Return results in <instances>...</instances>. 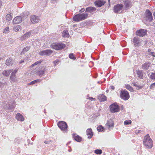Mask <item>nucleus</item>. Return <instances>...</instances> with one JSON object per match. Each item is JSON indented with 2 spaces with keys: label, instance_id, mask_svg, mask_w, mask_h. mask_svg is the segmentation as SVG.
Listing matches in <instances>:
<instances>
[{
  "label": "nucleus",
  "instance_id": "obj_47",
  "mask_svg": "<svg viewBox=\"0 0 155 155\" xmlns=\"http://www.w3.org/2000/svg\"><path fill=\"white\" fill-rule=\"evenodd\" d=\"M51 141L49 140H46L44 141V143L45 144H48L50 143Z\"/></svg>",
  "mask_w": 155,
  "mask_h": 155
},
{
  "label": "nucleus",
  "instance_id": "obj_28",
  "mask_svg": "<svg viewBox=\"0 0 155 155\" xmlns=\"http://www.w3.org/2000/svg\"><path fill=\"white\" fill-rule=\"evenodd\" d=\"M12 70H4L2 72V74L3 75L8 77L9 76L10 73H11Z\"/></svg>",
  "mask_w": 155,
  "mask_h": 155
},
{
  "label": "nucleus",
  "instance_id": "obj_5",
  "mask_svg": "<svg viewBox=\"0 0 155 155\" xmlns=\"http://www.w3.org/2000/svg\"><path fill=\"white\" fill-rule=\"evenodd\" d=\"M120 97L124 100H128L130 97L128 92L125 90H121L120 91Z\"/></svg>",
  "mask_w": 155,
  "mask_h": 155
},
{
  "label": "nucleus",
  "instance_id": "obj_30",
  "mask_svg": "<svg viewBox=\"0 0 155 155\" xmlns=\"http://www.w3.org/2000/svg\"><path fill=\"white\" fill-rule=\"evenodd\" d=\"M132 84H133V85L136 87L137 88H136V89L137 90H139L141 88H142L143 86H141L138 84V83L137 82H133L132 83Z\"/></svg>",
  "mask_w": 155,
  "mask_h": 155
},
{
  "label": "nucleus",
  "instance_id": "obj_1",
  "mask_svg": "<svg viewBox=\"0 0 155 155\" xmlns=\"http://www.w3.org/2000/svg\"><path fill=\"white\" fill-rule=\"evenodd\" d=\"M143 143L144 145L147 147L148 148H150L152 147L153 141L148 134L145 136L143 140Z\"/></svg>",
  "mask_w": 155,
  "mask_h": 155
},
{
  "label": "nucleus",
  "instance_id": "obj_51",
  "mask_svg": "<svg viewBox=\"0 0 155 155\" xmlns=\"http://www.w3.org/2000/svg\"><path fill=\"white\" fill-rule=\"evenodd\" d=\"M85 11V10H84V8H82L80 11V12H81V13H82L83 12H84Z\"/></svg>",
  "mask_w": 155,
  "mask_h": 155
},
{
  "label": "nucleus",
  "instance_id": "obj_34",
  "mask_svg": "<svg viewBox=\"0 0 155 155\" xmlns=\"http://www.w3.org/2000/svg\"><path fill=\"white\" fill-rule=\"evenodd\" d=\"M6 19L8 21H11L12 19V16L11 14H8L6 16Z\"/></svg>",
  "mask_w": 155,
  "mask_h": 155
},
{
  "label": "nucleus",
  "instance_id": "obj_15",
  "mask_svg": "<svg viewBox=\"0 0 155 155\" xmlns=\"http://www.w3.org/2000/svg\"><path fill=\"white\" fill-rule=\"evenodd\" d=\"M105 3V2L103 0H97L95 1L94 3L96 6L100 7L103 5Z\"/></svg>",
  "mask_w": 155,
  "mask_h": 155
},
{
  "label": "nucleus",
  "instance_id": "obj_10",
  "mask_svg": "<svg viewBox=\"0 0 155 155\" xmlns=\"http://www.w3.org/2000/svg\"><path fill=\"white\" fill-rule=\"evenodd\" d=\"M18 70V68H16L12 72L11 74L10 79L13 82H15L16 81L15 74L17 72Z\"/></svg>",
  "mask_w": 155,
  "mask_h": 155
},
{
  "label": "nucleus",
  "instance_id": "obj_21",
  "mask_svg": "<svg viewBox=\"0 0 155 155\" xmlns=\"http://www.w3.org/2000/svg\"><path fill=\"white\" fill-rule=\"evenodd\" d=\"M30 35V33L29 32H28L26 33L20 37V40L21 41H23L26 39L29 38Z\"/></svg>",
  "mask_w": 155,
  "mask_h": 155
},
{
  "label": "nucleus",
  "instance_id": "obj_20",
  "mask_svg": "<svg viewBox=\"0 0 155 155\" xmlns=\"http://www.w3.org/2000/svg\"><path fill=\"white\" fill-rule=\"evenodd\" d=\"M13 63L14 61L11 58H8L6 60L5 64L7 66H11L13 64Z\"/></svg>",
  "mask_w": 155,
  "mask_h": 155
},
{
  "label": "nucleus",
  "instance_id": "obj_50",
  "mask_svg": "<svg viewBox=\"0 0 155 155\" xmlns=\"http://www.w3.org/2000/svg\"><path fill=\"white\" fill-rule=\"evenodd\" d=\"M88 99H89L90 100H94L95 101V98H94L92 97H89L88 98H87Z\"/></svg>",
  "mask_w": 155,
  "mask_h": 155
},
{
  "label": "nucleus",
  "instance_id": "obj_29",
  "mask_svg": "<svg viewBox=\"0 0 155 155\" xmlns=\"http://www.w3.org/2000/svg\"><path fill=\"white\" fill-rule=\"evenodd\" d=\"M124 5L125 8H129L131 7V3L130 1L128 0H126L124 2Z\"/></svg>",
  "mask_w": 155,
  "mask_h": 155
},
{
  "label": "nucleus",
  "instance_id": "obj_3",
  "mask_svg": "<svg viewBox=\"0 0 155 155\" xmlns=\"http://www.w3.org/2000/svg\"><path fill=\"white\" fill-rule=\"evenodd\" d=\"M51 46L52 48L57 50L64 48L66 45L62 43H55L52 44Z\"/></svg>",
  "mask_w": 155,
  "mask_h": 155
},
{
  "label": "nucleus",
  "instance_id": "obj_7",
  "mask_svg": "<svg viewBox=\"0 0 155 155\" xmlns=\"http://www.w3.org/2000/svg\"><path fill=\"white\" fill-rule=\"evenodd\" d=\"M110 107V111L112 113L118 112L120 110L119 106L116 103H114L111 105Z\"/></svg>",
  "mask_w": 155,
  "mask_h": 155
},
{
  "label": "nucleus",
  "instance_id": "obj_43",
  "mask_svg": "<svg viewBox=\"0 0 155 155\" xmlns=\"http://www.w3.org/2000/svg\"><path fill=\"white\" fill-rule=\"evenodd\" d=\"M9 29V27H7L3 31V32L4 33H6L8 31Z\"/></svg>",
  "mask_w": 155,
  "mask_h": 155
},
{
  "label": "nucleus",
  "instance_id": "obj_38",
  "mask_svg": "<svg viewBox=\"0 0 155 155\" xmlns=\"http://www.w3.org/2000/svg\"><path fill=\"white\" fill-rule=\"evenodd\" d=\"M102 152V151L101 150L97 149L94 150V153L97 154H100Z\"/></svg>",
  "mask_w": 155,
  "mask_h": 155
},
{
  "label": "nucleus",
  "instance_id": "obj_41",
  "mask_svg": "<svg viewBox=\"0 0 155 155\" xmlns=\"http://www.w3.org/2000/svg\"><path fill=\"white\" fill-rule=\"evenodd\" d=\"M131 123V120H125L124 122V124L125 125L129 124H130Z\"/></svg>",
  "mask_w": 155,
  "mask_h": 155
},
{
  "label": "nucleus",
  "instance_id": "obj_18",
  "mask_svg": "<svg viewBox=\"0 0 155 155\" xmlns=\"http://www.w3.org/2000/svg\"><path fill=\"white\" fill-rule=\"evenodd\" d=\"M29 14V12L27 11L24 12L22 13H21L20 16L23 20L25 19Z\"/></svg>",
  "mask_w": 155,
  "mask_h": 155
},
{
  "label": "nucleus",
  "instance_id": "obj_2",
  "mask_svg": "<svg viewBox=\"0 0 155 155\" xmlns=\"http://www.w3.org/2000/svg\"><path fill=\"white\" fill-rule=\"evenodd\" d=\"M87 16L88 14L87 13H79L74 16L73 20L74 21L78 22L86 19Z\"/></svg>",
  "mask_w": 155,
  "mask_h": 155
},
{
  "label": "nucleus",
  "instance_id": "obj_24",
  "mask_svg": "<svg viewBox=\"0 0 155 155\" xmlns=\"http://www.w3.org/2000/svg\"><path fill=\"white\" fill-rule=\"evenodd\" d=\"M98 98L101 102L104 101H106L107 97L103 94H100L98 96Z\"/></svg>",
  "mask_w": 155,
  "mask_h": 155
},
{
  "label": "nucleus",
  "instance_id": "obj_4",
  "mask_svg": "<svg viewBox=\"0 0 155 155\" xmlns=\"http://www.w3.org/2000/svg\"><path fill=\"white\" fill-rule=\"evenodd\" d=\"M58 125L61 130L64 132H67L68 126L67 124L65 122L60 121L58 123Z\"/></svg>",
  "mask_w": 155,
  "mask_h": 155
},
{
  "label": "nucleus",
  "instance_id": "obj_46",
  "mask_svg": "<svg viewBox=\"0 0 155 155\" xmlns=\"http://www.w3.org/2000/svg\"><path fill=\"white\" fill-rule=\"evenodd\" d=\"M149 54L151 55L153 57H155V53L154 52H152L149 53Z\"/></svg>",
  "mask_w": 155,
  "mask_h": 155
},
{
  "label": "nucleus",
  "instance_id": "obj_23",
  "mask_svg": "<svg viewBox=\"0 0 155 155\" xmlns=\"http://www.w3.org/2000/svg\"><path fill=\"white\" fill-rule=\"evenodd\" d=\"M150 64L149 62H146L142 64V68L144 70H147L150 66Z\"/></svg>",
  "mask_w": 155,
  "mask_h": 155
},
{
  "label": "nucleus",
  "instance_id": "obj_37",
  "mask_svg": "<svg viewBox=\"0 0 155 155\" xmlns=\"http://www.w3.org/2000/svg\"><path fill=\"white\" fill-rule=\"evenodd\" d=\"M97 130L99 132L103 131L104 130V128L102 127L101 125L98 126L97 128Z\"/></svg>",
  "mask_w": 155,
  "mask_h": 155
},
{
  "label": "nucleus",
  "instance_id": "obj_42",
  "mask_svg": "<svg viewBox=\"0 0 155 155\" xmlns=\"http://www.w3.org/2000/svg\"><path fill=\"white\" fill-rule=\"evenodd\" d=\"M150 78L152 80H155V73H152L150 76Z\"/></svg>",
  "mask_w": 155,
  "mask_h": 155
},
{
  "label": "nucleus",
  "instance_id": "obj_9",
  "mask_svg": "<svg viewBox=\"0 0 155 155\" xmlns=\"http://www.w3.org/2000/svg\"><path fill=\"white\" fill-rule=\"evenodd\" d=\"M147 31L146 30L144 29H141L137 30L136 32V35L140 37H142L146 35Z\"/></svg>",
  "mask_w": 155,
  "mask_h": 155
},
{
  "label": "nucleus",
  "instance_id": "obj_36",
  "mask_svg": "<svg viewBox=\"0 0 155 155\" xmlns=\"http://www.w3.org/2000/svg\"><path fill=\"white\" fill-rule=\"evenodd\" d=\"M40 81H41V80H39V79L35 80H34V81H31V82H30L28 84L29 85L34 84H35V83H36L38 82H39Z\"/></svg>",
  "mask_w": 155,
  "mask_h": 155
},
{
  "label": "nucleus",
  "instance_id": "obj_11",
  "mask_svg": "<svg viewBox=\"0 0 155 155\" xmlns=\"http://www.w3.org/2000/svg\"><path fill=\"white\" fill-rule=\"evenodd\" d=\"M123 5L121 4H118L114 6V11L115 13H119L123 9Z\"/></svg>",
  "mask_w": 155,
  "mask_h": 155
},
{
  "label": "nucleus",
  "instance_id": "obj_6",
  "mask_svg": "<svg viewBox=\"0 0 155 155\" xmlns=\"http://www.w3.org/2000/svg\"><path fill=\"white\" fill-rule=\"evenodd\" d=\"M145 18L147 21L150 22L153 20V17L151 12L148 9L146 10L145 12Z\"/></svg>",
  "mask_w": 155,
  "mask_h": 155
},
{
  "label": "nucleus",
  "instance_id": "obj_32",
  "mask_svg": "<svg viewBox=\"0 0 155 155\" xmlns=\"http://www.w3.org/2000/svg\"><path fill=\"white\" fill-rule=\"evenodd\" d=\"M30 46H27L25 47L22 50L21 53V54H24L27 51H28L30 49Z\"/></svg>",
  "mask_w": 155,
  "mask_h": 155
},
{
  "label": "nucleus",
  "instance_id": "obj_16",
  "mask_svg": "<svg viewBox=\"0 0 155 155\" xmlns=\"http://www.w3.org/2000/svg\"><path fill=\"white\" fill-rule=\"evenodd\" d=\"M86 133L88 136V138L89 139H91L93 136V134L92 130L91 128H88L86 130Z\"/></svg>",
  "mask_w": 155,
  "mask_h": 155
},
{
  "label": "nucleus",
  "instance_id": "obj_39",
  "mask_svg": "<svg viewBox=\"0 0 155 155\" xmlns=\"http://www.w3.org/2000/svg\"><path fill=\"white\" fill-rule=\"evenodd\" d=\"M69 58L75 60L76 58L73 53H71L69 54Z\"/></svg>",
  "mask_w": 155,
  "mask_h": 155
},
{
  "label": "nucleus",
  "instance_id": "obj_19",
  "mask_svg": "<svg viewBox=\"0 0 155 155\" xmlns=\"http://www.w3.org/2000/svg\"><path fill=\"white\" fill-rule=\"evenodd\" d=\"M15 118L18 121H23L24 120V118L20 113H18L16 115Z\"/></svg>",
  "mask_w": 155,
  "mask_h": 155
},
{
  "label": "nucleus",
  "instance_id": "obj_55",
  "mask_svg": "<svg viewBox=\"0 0 155 155\" xmlns=\"http://www.w3.org/2000/svg\"><path fill=\"white\" fill-rule=\"evenodd\" d=\"M153 15L154 16V18H155V12L153 13Z\"/></svg>",
  "mask_w": 155,
  "mask_h": 155
},
{
  "label": "nucleus",
  "instance_id": "obj_54",
  "mask_svg": "<svg viewBox=\"0 0 155 155\" xmlns=\"http://www.w3.org/2000/svg\"><path fill=\"white\" fill-rule=\"evenodd\" d=\"M149 53H150V52H151V50L150 49H148V51H147Z\"/></svg>",
  "mask_w": 155,
  "mask_h": 155
},
{
  "label": "nucleus",
  "instance_id": "obj_44",
  "mask_svg": "<svg viewBox=\"0 0 155 155\" xmlns=\"http://www.w3.org/2000/svg\"><path fill=\"white\" fill-rule=\"evenodd\" d=\"M14 107L13 105H12L11 106H10L8 108V110H11V111H12L14 110Z\"/></svg>",
  "mask_w": 155,
  "mask_h": 155
},
{
  "label": "nucleus",
  "instance_id": "obj_33",
  "mask_svg": "<svg viewBox=\"0 0 155 155\" xmlns=\"http://www.w3.org/2000/svg\"><path fill=\"white\" fill-rule=\"evenodd\" d=\"M21 29V26L19 25L15 26L13 28V30L15 32L18 31Z\"/></svg>",
  "mask_w": 155,
  "mask_h": 155
},
{
  "label": "nucleus",
  "instance_id": "obj_27",
  "mask_svg": "<svg viewBox=\"0 0 155 155\" xmlns=\"http://www.w3.org/2000/svg\"><path fill=\"white\" fill-rule=\"evenodd\" d=\"M96 10V8L92 7H89L87 8L86 9V12L91 13L95 11Z\"/></svg>",
  "mask_w": 155,
  "mask_h": 155
},
{
  "label": "nucleus",
  "instance_id": "obj_14",
  "mask_svg": "<svg viewBox=\"0 0 155 155\" xmlns=\"http://www.w3.org/2000/svg\"><path fill=\"white\" fill-rule=\"evenodd\" d=\"M114 126V123L111 120H109L107 121L105 124L106 127L108 130H110L111 128H112Z\"/></svg>",
  "mask_w": 155,
  "mask_h": 155
},
{
  "label": "nucleus",
  "instance_id": "obj_35",
  "mask_svg": "<svg viewBox=\"0 0 155 155\" xmlns=\"http://www.w3.org/2000/svg\"><path fill=\"white\" fill-rule=\"evenodd\" d=\"M126 88L127 89L131 92H133L134 91L133 87L128 84H127L126 86Z\"/></svg>",
  "mask_w": 155,
  "mask_h": 155
},
{
  "label": "nucleus",
  "instance_id": "obj_17",
  "mask_svg": "<svg viewBox=\"0 0 155 155\" xmlns=\"http://www.w3.org/2000/svg\"><path fill=\"white\" fill-rule=\"evenodd\" d=\"M22 20L21 16H17L13 19V21L15 24H18Z\"/></svg>",
  "mask_w": 155,
  "mask_h": 155
},
{
  "label": "nucleus",
  "instance_id": "obj_53",
  "mask_svg": "<svg viewBox=\"0 0 155 155\" xmlns=\"http://www.w3.org/2000/svg\"><path fill=\"white\" fill-rule=\"evenodd\" d=\"M24 60H21L19 62V63L21 64L23 62H24Z\"/></svg>",
  "mask_w": 155,
  "mask_h": 155
},
{
  "label": "nucleus",
  "instance_id": "obj_13",
  "mask_svg": "<svg viewBox=\"0 0 155 155\" xmlns=\"http://www.w3.org/2000/svg\"><path fill=\"white\" fill-rule=\"evenodd\" d=\"M31 21L33 24L38 23L39 20V18L38 16L32 15L30 17Z\"/></svg>",
  "mask_w": 155,
  "mask_h": 155
},
{
  "label": "nucleus",
  "instance_id": "obj_8",
  "mask_svg": "<svg viewBox=\"0 0 155 155\" xmlns=\"http://www.w3.org/2000/svg\"><path fill=\"white\" fill-rule=\"evenodd\" d=\"M133 42L135 47H139L141 45L142 40L137 37H135L134 38Z\"/></svg>",
  "mask_w": 155,
  "mask_h": 155
},
{
  "label": "nucleus",
  "instance_id": "obj_49",
  "mask_svg": "<svg viewBox=\"0 0 155 155\" xmlns=\"http://www.w3.org/2000/svg\"><path fill=\"white\" fill-rule=\"evenodd\" d=\"M58 60H55L54 61V65L55 66L58 63Z\"/></svg>",
  "mask_w": 155,
  "mask_h": 155
},
{
  "label": "nucleus",
  "instance_id": "obj_22",
  "mask_svg": "<svg viewBox=\"0 0 155 155\" xmlns=\"http://www.w3.org/2000/svg\"><path fill=\"white\" fill-rule=\"evenodd\" d=\"M72 136L73 138L77 141L80 142L81 141V137L76 134H73Z\"/></svg>",
  "mask_w": 155,
  "mask_h": 155
},
{
  "label": "nucleus",
  "instance_id": "obj_25",
  "mask_svg": "<svg viewBox=\"0 0 155 155\" xmlns=\"http://www.w3.org/2000/svg\"><path fill=\"white\" fill-rule=\"evenodd\" d=\"M136 73L137 75V77L140 79L143 78V74L142 71L140 70L136 71Z\"/></svg>",
  "mask_w": 155,
  "mask_h": 155
},
{
  "label": "nucleus",
  "instance_id": "obj_31",
  "mask_svg": "<svg viewBox=\"0 0 155 155\" xmlns=\"http://www.w3.org/2000/svg\"><path fill=\"white\" fill-rule=\"evenodd\" d=\"M63 37H69V34L68 33V31L67 30H64L62 34Z\"/></svg>",
  "mask_w": 155,
  "mask_h": 155
},
{
  "label": "nucleus",
  "instance_id": "obj_12",
  "mask_svg": "<svg viewBox=\"0 0 155 155\" xmlns=\"http://www.w3.org/2000/svg\"><path fill=\"white\" fill-rule=\"evenodd\" d=\"M52 52V51L51 49H46L41 51L39 52V54L41 56L48 55H51Z\"/></svg>",
  "mask_w": 155,
  "mask_h": 155
},
{
  "label": "nucleus",
  "instance_id": "obj_45",
  "mask_svg": "<svg viewBox=\"0 0 155 155\" xmlns=\"http://www.w3.org/2000/svg\"><path fill=\"white\" fill-rule=\"evenodd\" d=\"M154 87H155V83H154L152 84L150 86V88L151 89H153Z\"/></svg>",
  "mask_w": 155,
  "mask_h": 155
},
{
  "label": "nucleus",
  "instance_id": "obj_56",
  "mask_svg": "<svg viewBox=\"0 0 155 155\" xmlns=\"http://www.w3.org/2000/svg\"><path fill=\"white\" fill-rule=\"evenodd\" d=\"M68 151H69V152H71V149L70 150H68Z\"/></svg>",
  "mask_w": 155,
  "mask_h": 155
},
{
  "label": "nucleus",
  "instance_id": "obj_26",
  "mask_svg": "<svg viewBox=\"0 0 155 155\" xmlns=\"http://www.w3.org/2000/svg\"><path fill=\"white\" fill-rule=\"evenodd\" d=\"M46 70V68H45L43 70L38 71L37 72L38 75L41 77L44 76Z\"/></svg>",
  "mask_w": 155,
  "mask_h": 155
},
{
  "label": "nucleus",
  "instance_id": "obj_40",
  "mask_svg": "<svg viewBox=\"0 0 155 155\" xmlns=\"http://www.w3.org/2000/svg\"><path fill=\"white\" fill-rule=\"evenodd\" d=\"M41 62L42 61L41 60L38 61L37 62L35 63H34L33 64H32L31 65V66L32 67L33 66H35V65L40 64L41 63Z\"/></svg>",
  "mask_w": 155,
  "mask_h": 155
},
{
  "label": "nucleus",
  "instance_id": "obj_52",
  "mask_svg": "<svg viewBox=\"0 0 155 155\" xmlns=\"http://www.w3.org/2000/svg\"><path fill=\"white\" fill-rule=\"evenodd\" d=\"M110 87L113 90H114L115 89V87L114 86H112Z\"/></svg>",
  "mask_w": 155,
  "mask_h": 155
},
{
  "label": "nucleus",
  "instance_id": "obj_48",
  "mask_svg": "<svg viewBox=\"0 0 155 155\" xmlns=\"http://www.w3.org/2000/svg\"><path fill=\"white\" fill-rule=\"evenodd\" d=\"M140 131H141V130H136L135 131V133L136 134H138L140 133Z\"/></svg>",
  "mask_w": 155,
  "mask_h": 155
},
{
  "label": "nucleus",
  "instance_id": "obj_57",
  "mask_svg": "<svg viewBox=\"0 0 155 155\" xmlns=\"http://www.w3.org/2000/svg\"><path fill=\"white\" fill-rule=\"evenodd\" d=\"M110 0H108V2H110Z\"/></svg>",
  "mask_w": 155,
  "mask_h": 155
}]
</instances>
